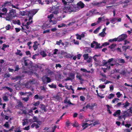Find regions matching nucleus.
<instances>
[{"instance_id":"nucleus-1","label":"nucleus","mask_w":132,"mask_h":132,"mask_svg":"<svg viewBox=\"0 0 132 132\" xmlns=\"http://www.w3.org/2000/svg\"><path fill=\"white\" fill-rule=\"evenodd\" d=\"M15 11L13 9L10 11L9 13L7 14L6 20L8 21H11V20L16 16Z\"/></svg>"},{"instance_id":"nucleus-2","label":"nucleus","mask_w":132,"mask_h":132,"mask_svg":"<svg viewBox=\"0 0 132 132\" xmlns=\"http://www.w3.org/2000/svg\"><path fill=\"white\" fill-rule=\"evenodd\" d=\"M124 115L123 116L124 118L125 116L129 117L132 116V107H130L127 111H125L124 113Z\"/></svg>"},{"instance_id":"nucleus-3","label":"nucleus","mask_w":132,"mask_h":132,"mask_svg":"<svg viewBox=\"0 0 132 132\" xmlns=\"http://www.w3.org/2000/svg\"><path fill=\"white\" fill-rule=\"evenodd\" d=\"M24 63L25 66H29V68H32L33 67L32 62L29 59L24 60Z\"/></svg>"},{"instance_id":"nucleus-4","label":"nucleus","mask_w":132,"mask_h":132,"mask_svg":"<svg viewBox=\"0 0 132 132\" xmlns=\"http://www.w3.org/2000/svg\"><path fill=\"white\" fill-rule=\"evenodd\" d=\"M75 74L71 72L70 73L68 74L69 77H68L67 78L65 79V81L68 80H71L72 81L75 78Z\"/></svg>"},{"instance_id":"nucleus-5","label":"nucleus","mask_w":132,"mask_h":132,"mask_svg":"<svg viewBox=\"0 0 132 132\" xmlns=\"http://www.w3.org/2000/svg\"><path fill=\"white\" fill-rule=\"evenodd\" d=\"M57 127V126H55L52 127V128L50 127H45L43 129L44 130H46L47 132H54L55 129Z\"/></svg>"},{"instance_id":"nucleus-6","label":"nucleus","mask_w":132,"mask_h":132,"mask_svg":"<svg viewBox=\"0 0 132 132\" xmlns=\"http://www.w3.org/2000/svg\"><path fill=\"white\" fill-rule=\"evenodd\" d=\"M127 37V36L126 34H122L118 37V42H120L123 41Z\"/></svg>"},{"instance_id":"nucleus-7","label":"nucleus","mask_w":132,"mask_h":132,"mask_svg":"<svg viewBox=\"0 0 132 132\" xmlns=\"http://www.w3.org/2000/svg\"><path fill=\"white\" fill-rule=\"evenodd\" d=\"M12 4L11 1H6L4 3V4L2 5V7H4L6 6H11Z\"/></svg>"},{"instance_id":"nucleus-8","label":"nucleus","mask_w":132,"mask_h":132,"mask_svg":"<svg viewBox=\"0 0 132 132\" xmlns=\"http://www.w3.org/2000/svg\"><path fill=\"white\" fill-rule=\"evenodd\" d=\"M90 122H91L92 123L89 124L88 125L87 123H83V124L82 125V127L84 128L83 129H85L86 128L88 127V125L90 126L92 124V123H93V121L90 120Z\"/></svg>"},{"instance_id":"nucleus-9","label":"nucleus","mask_w":132,"mask_h":132,"mask_svg":"<svg viewBox=\"0 0 132 132\" xmlns=\"http://www.w3.org/2000/svg\"><path fill=\"white\" fill-rule=\"evenodd\" d=\"M106 2L105 0H104L102 2H98V7H102L105 5Z\"/></svg>"},{"instance_id":"nucleus-10","label":"nucleus","mask_w":132,"mask_h":132,"mask_svg":"<svg viewBox=\"0 0 132 132\" xmlns=\"http://www.w3.org/2000/svg\"><path fill=\"white\" fill-rule=\"evenodd\" d=\"M93 43H95V44L96 45V46L95 47V49L101 48H102V46L100 45V44L98 43L97 42L95 41H93Z\"/></svg>"},{"instance_id":"nucleus-11","label":"nucleus","mask_w":132,"mask_h":132,"mask_svg":"<svg viewBox=\"0 0 132 132\" xmlns=\"http://www.w3.org/2000/svg\"><path fill=\"white\" fill-rule=\"evenodd\" d=\"M70 7H69V6L67 7L65 6L63 7V11L65 13L69 12L70 13Z\"/></svg>"},{"instance_id":"nucleus-12","label":"nucleus","mask_w":132,"mask_h":132,"mask_svg":"<svg viewBox=\"0 0 132 132\" xmlns=\"http://www.w3.org/2000/svg\"><path fill=\"white\" fill-rule=\"evenodd\" d=\"M70 7V13L72 12H75L76 11V10H77L78 9H77V7L74 6L73 5H72L69 6Z\"/></svg>"},{"instance_id":"nucleus-13","label":"nucleus","mask_w":132,"mask_h":132,"mask_svg":"<svg viewBox=\"0 0 132 132\" xmlns=\"http://www.w3.org/2000/svg\"><path fill=\"white\" fill-rule=\"evenodd\" d=\"M29 13V11H20V14L22 16L26 15L27 16L28 14Z\"/></svg>"},{"instance_id":"nucleus-14","label":"nucleus","mask_w":132,"mask_h":132,"mask_svg":"<svg viewBox=\"0 0 132 132\" xmlns=\"http://www.w3.org/2000/svg\"><path fill=\"white\" fill-rule=\"evenodd\" d=\"M77 6L79 7H80L81 8L84 7L85 6V4L81 1H80L77 4Z\"/></svg>"},{"instance_id":"nucleus-15","label":"nucleus","mask_w":132,"mask_h":132,"mask_svg":"<svg viewBox=\"0 0 132 132\" xmlns=\"http://www.w3.org/2000/svg\"><path fill=\"white\" fill-rule=\"evenodd\" d=\"M40 106L41 107H40L41 109L45 112H46L47 110H46V106L43 104H40Z\"/></svg>"},{"instance_id":"nucleus-16","label":"nucleus","mask_w":132,"mask_h":132,"mask_svg":"<svg viewBox=\"0 0 132 132\" xmlns=\"http://www.w3.org/2000/svg\"><path fill=\"white\" fill-rule=\"evenodd\" d=\"M121 113V111L120 110H117L113 114V115L114 116H116L117 115H119Z\"/></svg>"},{"instance_id":"nucleus-17","label":"nucleus","mask_w":132,"mask_h":132,"mask_svg":"<svg viewBox=\"0 0 132 132\" xmlns=\"http://www.w3.org/2000/svg\"><path fill=\"white\" fill-rule=\"evenodd\" d=\"M130 47V46H122V48L123 49V51L126 52V50L128 49H129Z\"/></svg>"},{"instance_id":"nucleus-18","label":"nucleus","mask_w":132,"mask_h":132,"mask_svg":"<svg viewBox=\"0 0 132 132\" xmlns=\"http://www.w3.org/2000/svg\"><path fill=\"white\" fill-rule=\"evenodd\" d=\"M130 103H129L127 101H126L125 103H123L122 105H123V107L126 108L127 107L129 106Z\"/></svg>"},{"instance_id":"nucleus-19","label":"nucleus","mask_w":132,"mask_h":132,"mask_svg":"<svg viewBox=\"0 0 132 132\" xmlns=\"http://www.w3.org/2000/svg\"><path fill=\"white\" fill-rule=\"evenodd\" d=\"M23 122L22 123V125L23 126H25L26 124L28 123V120L27 119H24L23 120Z\"/></svg>"},{"instance_id":"nucleus-20","label":"nucleus","mask_w":132,"mask_h":132,"mask_svg":"<svg viewBox=\"0 0 132 132\" xmlns=\"http://www.w3.org/2000/svg\"><path fill=\"white\" fill-rule=\"evenodd\" d=\"M48 86L51 88H56V85L54 84L53 83H52L51 85H48Z\"/></svg>"},{"instance_id":"nucleus-21","label":"nucleus","mask_w":132,"mask_h":132,"mask_svg":"<svg viewBox=\"0 0 132 132\" xmlns=\"http://www.w3.org/2000/svg\"><path fill=\"white\" fill-rule=\"evenodd\" d=\"M9 45H6L5 44H4L3 45V46L2 48V49L4 51H5V49L7 47H9Z\"/></svg>"},{"instance_id":"nucleus-22","label":"nucleus","mask_w":132,"mask_h":132,"mask_svg":"<svg viewBox=\"0 0 132 132\" xmlns=\"http://www.w3.org/2000/svg\"><path fill=\"white\" fill-rule=\"evenodd\" d=\"M36 43H37V41L35 42L33 46V47L34 51L36 50L37 49L38 47L37 45L35 44Z\"/></svg>"},{"instance_id":"nucleus-23","label":"nucleus","mask_w":132,"mask_h":132,"mask_svg":"<svg viewBox=\"0 0 132 132\" xmlns=\"http://www.w3.org/2000/svg\"><path fill=\"white\" fill-rule=\"evenodd\" d=\"M46 76H44L42 78L43 82L44 84H47V79Z\"/></svg>"},{"instance_id":"nucleus-24","label":"nucleus","mask_w":132,"mask_h":132,"mask_svg":"<svg viewBox=\"0 0 132 132\" xmlns=\"http://www.w3.org/2000/svg\"><path fill=\"white\" fill-rule=\"evenodd\" d=\"M15 54L17 55H19L21 56L22 55V54L21 53V51L20 50L17 49V52Z\"/></svg>"},{"instance_id":"nucleus-25","label":"nucleus","mask_w":132,"mask_h":132,"mask_svg":"<svg viewBox=\"0 0 132 132\" xmlns=\"http://www.w3.org/2000/svg\"><path fill=\"white\" fill-rule=\"evenodd\" d=\"M27 16L29 17V21L32 19V17L33 16H32V14H31V12L29 11V13L28 14Z\"/></svg>"},{"instance_id":"nucleus-26","label":"nucleus","mask_w":132,"mask_h":132,"mask_svg":"<svg viewBox=\"0 0 132 132\" xmlns=\"http://www.w3.org/2000/svg\"><path fill=\"white\" fill-rule=\"evenodd\" d=\"M83 57H84V60H86L89 57V54H84L83 55Z\"/></svg>"},{"instance_id":"nucleus-27","label":"nucleus","mask_w":132,"mask_h":132,"mask_svg":"<svg viewBox=\"0 0 132 132\" xmlns=\"http://www.w3.org/2000/svg\"><path fill=\"white\" fill-rule=\"evenodd\" d=\"M38 11L37 10H34L31 11V14H32V16H33Z\"/></svg>"},{"instance_id":"nucleus-28","label":"nucleus","mask_w":132,"mask_h":132,"mask_svg":"<svg viewBox=\"0 0 132 132\" xmlns=\"http://www.w3.org/2000/svg\"><path fill=\"white\" fill-rule=\"evenodd\" d=\"M2 12H4L3 13L6 14L7 11V10L6 8L3 7L2 9Z\"/></svg>"},{"instance_id":"nucleus-29","label":"nucleus","mask_w":132,"mask_h":132,"mask_svg":"<svg viewBox=\"0 0 132 132\" xmlns=\"http://www.w3.org/2000/svg\"><path fill=\"white\" fill-rule=\"evenodd\" d=\"M106 106L107 107V111L109 113L111 114L112 113V112L110 111V106L109 105H106Z\"/></svg>"},{"instance_id":"nucleus-30","label":"nucleus","mask_w":132,"mask_h":132,"mask_svg":"<svg viewBox=\"0 0 132 132\" xmlns=\"http://www.w3.org/2000/svg\"><path fill=\"white\" fill-rule=\"evenodd\" d=\"M40 54L41 55H42L43 57H45L47 55L46 53L44 51L41 52L40 53Z\"/></svg>"},{"instance_id":"nucleus-31","label":"nucleus","mask_w":132,"mask_h":132,"mask_svg":"<svg viewBox=\"0 0 132 132\" xmlns=\"http://www.w3.org/2000/svg\"><path fill=\"white\" fill-rule=\"evenodd\" d=\"M101 28L100 27H99L95 30L93 31L94 33L95 34H97L98 32L100 29Z\"/></svg>"},{"instance_id":"nucleus-32","label":"nucleus","mask_w":132,"mask_h":132,"mask_svg":"<svg viewBox=\"0 0 132 132\" xmlns=\"http://www.w3.org/2000/svg\"><path fill=\"white\" fill-rule=\"evenodd\" d=\"M119 62L123 64L125 63V60L123 59H120L118 60Z\"/></svg>"},{"instance_id":"nucleus-33","label":"nucleus","mask_w":132,"mask_h":132,"mask_svg":"<svg viewBox=\"0 0 132 132\" xmlns=\"http://www.w3.org/2000/svg\"><path fill=\"white\" fill-rule=\"evenodd\" d=\"M114 96V94H110L108 96V98L109 99L113 98Z\"/></svg>"},{"instance_id":"nucleus-34","label":"nucleus","mask_w":132,"mask_h":132,"mask_svg":"<svg viewBox=\"0 0 132 132\" xmlns=\"http://www.w3.org/2000/svg\"><path fill=\"white\" fill-rule=\"evenodd\" d=\"M117 18H113L112 20H110V21L111 23H113L116 21L117 20Z\"/></svg>"},{"instance_id":"nucleus-35","label":"nucleus","mask_w":132,"mask_h":132,"mask_svg":"<svg viewBox=\"0 0 132 132\" xmlns=\"http://www.w3.org/2000/svg\"><path fill=\"white\" fill-rule=\"evenodd\" d=\"M11 26L10 24H8L5 27V29L7 30H9L11 28Z\"/></svg>"},{"instance_id":"nucleus-36","label":"nucleus","mask_w":132,"mask_h":132,"mask_svg":"<svg viewBox=\"0 0 132 132\" xmlns=\"http://www.w3.org/2000/svg\"><path fill=\"white\" fill-rule=\"evenodd\" d=\"M97 105L96 103L91 104V105H90V109H93V108L95 106H96Z\"/></svg>"},{"instance_id":"nucleus-37","label":"nucleus","mask_w":132,"mask_h":132,"mask_svg":"<svg viewBox=\"0 0 132 132\" xmlns=\"http://www.w3.org/2000/svg\"><path fill=\"white\" fill-rule=\"evenodd\" d=\"M3 98L4 101L5 102H7L9 101L8 97L6 96H4Z\"/></svg>"},{"instance_id":"nucleus-38","label":"nucleus","mask_w":132,"mask_h":132,"mask_svg":"<svg viewBox=\"0 0 132 132\" xmlns=\"http://www.w3.org/2000/svg\"><path fill=\"white\" fill-rule=\"evenodd\" d=\"M73 127H77L79 126V124L76 121L75 122V123L72 125Z\"/></svg>"},{"instance_id":"nucleus-39","label":"nucleus","mask_w":132,"mask_h":132,"mask_svg":"<svg viewBox=\"0 0 132 132\" xmlns=\"http://www.w3.org/2000/svg\"><path fill=\"white\" fill-rule=\"evenodd\" d=\"M105 34H106V33L103 32H101V33L99 34V35L101 37H103L105 36Z\"/></svg>"},{"instance_id":"nucleus-40","label":"nucleus","mask_w":132,"mask_h":132,"mask_svg":"<svg viewBox=\"0 0 132 132\" xmlns=\"http://www.w3.org/2000/svg\"><path fill=\"white\" fill-rule=\"evenodd\" d=\"M19 69L20 68L19 67V65H17L15 67L14 71H18Z\"/></svg>"},{"instance_id":"nucleus-41","label":"nucleus","mask_w":132,"mask_h":132,"mask_svg":"<svg viewBox=\"0 0 132 132\" xmlns=\"http://www.w3.org/2000/svg\"><path fill=\"white\" fill-rule=\"evenodd\" d=\"M29 99V96H28L27 97L23 98L22 100L25 102H27L28 101Z\"/></svg>"},{"instance_id":"nucleus-42","label":"nucleus","mask_w":132,"mask_h":132,"mask_svg":"<svg viewBox=\"0 0 132 132\" xmlns=\"http://www.w3.org/2000/svg\"><path fill=\"white\" fill-rule=\"evenodd\" d=\"M4 88H6L7 89V90H9L10 92H12L13 91V89H12L8 87H5Z\"/></svg>"},{"instance_id":"nucleus-43","label":"nucleus","mask_w":132,"mask_h":132,"mask_svg":"<svg viewBox=\"0 0 132 132\" xmlns=\"http://www.w3.org/2000/svg\"><path fill=\"white\" fill-rule=\"evenodd\" d=\"M76 36H77V39H79V40H81V36L80 35L77 34L76 35Z\"/></svg>"},{"instance_id":"nucleus-44","label":"nucleus","mask_w":132,"mask_h":132,"mask_svg":"<svg viewBox=\"0 0 132 132\" xmlns=\"http://www.w3.org/2000/svg\"><path fill=\"white\" fill-rule=\"evenodd\" d=\"M116 95L117 96V97L118 98H119L122 95V94H120V92H118L116 94Z\"/></svg>"},{"instance_id":"nucleus-45","label":"nucleus","mask_w":132,"mask_h":132,"mask_svg":"<svg viewBox=\"0 0 132 132\" xmlns=\"http://www.w3.org/2000/svg\"><path fill=\"white\" fill-rule=\"evenodd\" d=\"M46 78L47 79V84L51 82V80L50 78L47 76Z\"/></svg>"},{"instance_id":"nucleus-46","label":"nucleus","mask_w":132,"mask_h":132,"mask_svg":"<svg viewBox=\"0 0 132 132\" xmlns=\"http://www.w3.org/2000/svg\"><path fill=\"white\" fill-rule=\"evenodd\" d=\"M88 59L87 60V62L88 63H90L92 62V58L91 56L88 57Z\"/></svg>"},{"instance_id":"nucleus-47","label":"nucleus","mask_w":132,"mask_h":132,"mask_svg":"<svg viewBox=\"0 0 132 132\" xmlns=\"http://www.w3.org/2000/svg\"><path fill=\"white\" fill-rule=\"evenodd\" d=\"M73 42L75 44L78 45L79 44V41L77 40L76 41V40L75 39H74L73 40Z\"/></svg>"},{"instance_id":"nucleus-48","label":"nucleus","mask_w":132,"mask_h":132,"mask_svg":"<svg viewBox=\"0 0 132 132\" xmlns=\"http://www.w3.org/2000/svg\"><path fill=\"white\" fill-rule=\"evenodd\" d=\"M73 55H71L70 54H67L66 55V56L67 58H72L73 57Z\"/></svg>"},{"instance_id":"nucleus-49","label":"nucleus","mask_w":132,"mask_h":132,"mask_svg":"<svg viewBox=\"0 0 132 132\" xmlns=\"http://www.w3.org/2000/svg\"><path fill=\"white\" fill-rule=\"evenodd\" d=\"M65 26V24L62 23L61 25H58V27L59 28H60L62 27H63Z\"/></svg>"},{"instance_id":"nucleus-50","label":"nucleus","mask_w":132,"mask_h":132,"mask_svg":"<svg viewBox=\"0 0 132 132\" xmlns=\"http://www.w3.org/2000/svg\"><path fill=\"white\" fill-rule=\"evenodd\" d=\"M18 107H21L22 106L23 104L21 102H18Z\"/></svg>"},{"instance_id":"nucleus-51","label":"nucleus","mask_w":132,"mask_h":132,"mask_svg":"<svg viewBox=\"0 0 132 132\" xmlns=\"http://www.w3.org/2000/svg\"><path fill=\"white\" fill-rule=\"evenodd\" d=\"M109 45V43L108 42H105L101 46L102 47L103 46H107Z\"/></svg>"},{"instance_id":"nucleus-52","label":"nucleus","mask_w":132,"mask_h":132,"mask_svg":"<svg viewBox=\"0 0 132 132\" xmlns=\"http://www.w3.org/2000/svg\"><path fill=\"white\" fill-rule=\"evenodd\" d=\"M39 104V102L38 101L37 102H36L35 103L34 105L35 106H38Z\"/></svg>"},{"instance_id":"nucleus-53","label":"nucleus","mask_w":132,"mask_h":132,"mask_svg":"<svg viewBox=\"0 0 132 132\" xmlns=\"http://www.w3.org/2000/svg\"><path fill=\"white\" fill-rule=\"evenodd\" d=\"M80 100L82 101H84L85 100V98L83 96H81L80 97Z\"/></svg>"},{"instance_id":"nucleus-54","label":"nucleus","mask_w":132,"mask_h":132,"mask_svg":"<svg viewBox=\"0 0 132 132\" xmlns=\"http://www.w3.org/2000/svg\"><path fill=\"white\" fill-rule=\"evenodd\" d=\"M119 99L118 98H115L114 99H113L112 101V103H114L115 102V101L117 100H119Z\"/></svg>"},{"instance_id":"nucleus-55","label":"nucleus","mask_w":132,"mask_h":132,"mask_svg":"<svg viewBox=\"0 0 132 132\" xmlns=\"http://www.w3.org/2000/svg\"><path fill=\"white\" fill-rule=\"evenodd\" d=\"M76 77L77 78H78L79 80L81 81L83 80V79L82 78H81V76H78V75H77L76 76Z\"/></svg>"},{"instance_id":"nucleus-56","label":"nucleus","mask_w":132,"mask_h":132,"mask_svg":"<svg viewBox=\"0 0 132 132\" xmlns=\"http://www.w3.org/2000/svg\"><path fill=\"white\" fill-rule=\"evenodd\" d=\"M100 123L99 122V121H96L94 122L93 123V126H95L96 125H98Z\"/></svg>"},{"instance_id":"nucleus-57","label":"nucleus","mask_w":132,"mask_h":132,"mask_svg":"<svg viewBox=\"0 0 132 132\" xmlns=\"http://www.w3.org/2000/svg\"><path fill=\"white\" fill-rule=\"evenodd\" d=\"M86 89V88L85 87L82 88V87H78L77 88V90H84Z\"/></svg>"},{"instance_id":"nucleus-58","label":"nucleus","mask_w":132,"mask_h":132,"mask_svg":"<svg viewBox=\"0 0 132 132\" xmlns=\"http://www.w3.org/2000/svg\"><path fill=\"white\" fill-rule=\"evenodd\" d=\"M53 16V14H51L49 15H48L47 16V18L50 19H52Z\"/></svg>"},{"instance_id":"nucleus-59","label":"nucleus","mask_w":132,"mask_h":132,"mask_svg":"<svg viewBox=\"0 0 132 132\" xmlns=\"http://www.w3.org/2000/svg\"><path fill=\"white\" fill-rule=\"evenodd\" d=\"M118 38H115L114 39H110L109 40L110 41H118Z\"/></svg>"},{"instance_id":"nucleus-60","label":"nucleus","mask_w":132,"mask_h":132,"mask_svg":"<svg viewBox=\"0 0 132 132\" xmlns=\"http://www.w3.org/2000/svg\"><path fill=\"white\" fill-rule=\"evenodd\" d=\"M9 124L8 123V122H5V123L4 124V126L7 128H8L9 127Z\"/></svg>"},{"instance_id":"nucleus-61","label":"nucleus","mask_w":132,"mask_h":132,"mask_svg":"<svg viewBox=\"0 0 132 132\" xmlns=\"http://www.w3.org/2000/svg\"><path fill=\"white\" fill-rule=\"evenodd\" d=\"M79 118L80 119H83L84 117V116H82L81 114H80L79 115Z\"/></svg>"},{"instance_id":"nucleus-62","label":"nucleus","mask_w":132,"mask_h":132,"mask_svg":"<svg viewBox=\"0 0 132 132\" xmlns=\"http://www.w3.org/2000/svg\"><path fill=\"white\" fill-rule=\"evenodd\" d=\"M21 27L22 28V30H21L23 31V32H24L26 33V34H27V32L26 31H27V30H26V29H25L22 26H21Z\"/></svg>"},{"instance_id":"nucleus-63","label":"nucleus","mask_w":132,"mask_h":132,"mask_svg":"<svg viewBox=\"0 0 132 132\" xmlns=\"http://www.w3.org/2000/svg\"><path fill=\"white\" fill-rule=\"evenodd\" d=\"M50 30L49 29H47L46 30H45L43 31V34H45L47 33H49L50 32Z\"/></svg>"},{"instance_id":"nucleus-64","label":"nucleus","mask_w":132,"mask_h":132,"mask_svg":"<svg viewBox=\"0 0 132 132\" xmlns=\"http://www.w3.org/2000/svg\"><path fill=\"white\" fill-rule=\"evenodd\" d=\"M110 90L111 91H112L113 90L114 88L113 86L112 85H111L110 87Z\"/></svg>"}]
</instances>
